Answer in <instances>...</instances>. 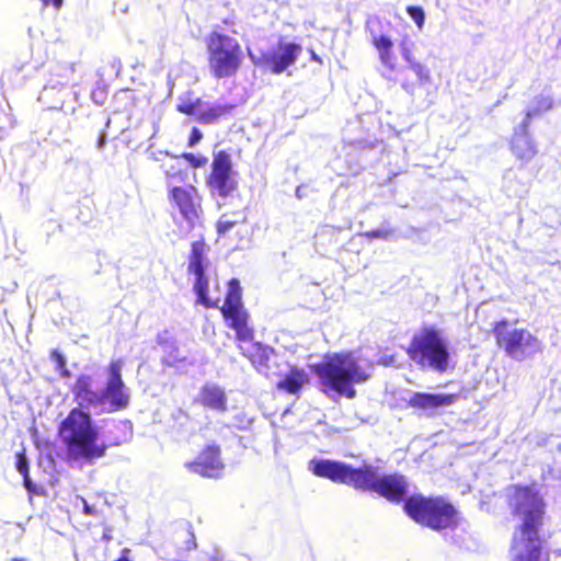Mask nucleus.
Listing matches in <instances>:
<instances>
[{"mask_svg": "<svg viewBox=\"0 0 561 561\" xmlns=\"http://www.w3.org/2000/svg\"><path fill=\"white\" fill-rule=\"evenodd\" d=\"M16 469L24 478H26V474L28 473V463L23 453H19L16 455Z\"/></svg>", "mask_w": 561, "mask_h": 561, "instance_id": "7c9ffc66", "label": "nucleus"}, {"mask_svg": "<svg viewBox=\"0 0 561 561\" xmlns=\"http://www.w3.org/2000/svg\"><path fill=\"white\" fill-rule=\"evenodd\" d=\"M239 353L249 360L253 369L267 379L280 375V364L274 347L254 339L249 342H237Z\"/></svg>", "mask_w": 561, "mask_h": 561, "instance_id": "ddd939ff", "label": "nucleus"}, {"mask_svg": "<svg viewBox=\"0 0 561 561\" xmlns=\"http://www.w3.org/2000/svg\"><path fill=\"white\" fill-rule=\"evenodd\" d=\"M51 359L57 364L58 368H65L66 367V359L62 356L61 353L58 351H53L50 354Z\"/></svg>", "mask_w": 561, "mask_h": 561, "instance_id": "473e14b6", "label": "nucleus"}, {"mask_svg": "<svg viewBox=\"0 0 561 561\" xmlns=\"http://www.w3.org/2000/svg\"><path fill=\"white\" fill-rule=\"evenodd\" d=\"M182 158L194 169L203 168L208 161L206 157L196 156L191 152H184Z\"/></svg>", "mask_w": 561, "mask_h": 561, "instance_id": "bb28decb", "label": "nucleus"}, {"mask_svg": "<svg viewBox=\"0 0 561 561\" xmlns=\"http://www.w3.org/2000/svg\"><path fill=\"white\" fill-rule=\"evenodd\" d=\"M31 484H32V483H31V480H30V478H28V473H27V474H26V478H24V485H25V488H26V489H28V490H30V489H31Z\"/></svg>", "mask_w": 561, "mask_h": 561, "instance_id": "ea45409f", "label": "nucleus"}, {"mask_svg": "<svg viewBox=\"0 0 561 561\" xmlns=\"http://www.w3.org/2000/svg\"><path fill=\"white\" fill-rule=\"evenodd\" d=\"M44 8H48L53 5L56 10H59L62 7L64 0H41Z\"/></svg>", "mask_w": 561, "mask_h": 561, "instance_id": "f704fd0d", "label": "nucleus"}, {"mask_svg": "<svg viewBox=\"0 0 561 561\" xmlns=\"http://www.w3.org/2000/svg\"><path fill=\"white\" fill-rule=\"evenodd\" d=\"M236 108L234 104H214L196 115V121L204 125H213L227 118Z\"/></svg>", "mask_w": 561, "mask_h": 561, "instance_id": "5701e85b", "label": "nucleus"}, {"mask_svg": "<svg viewBox=\"0 0 561 561\" xmlns=\"http://www.w3.org/2000/svg\"><path fill=\"white\" fill-rule=\"evenodd\" d=\"M123 363L119 359L111 360L107 366L108 379L102 390L93 387V379L89 375H79L71 387V393L78 408H101L106 412H116L128 407L130 396L122 377Z\"/></svg>", "mask_w": 561, "mask_h": 561, "instance_id": "20e7f679", "label": "nucleus"}, {"mask_svg": "<svg viewBox=\"0 0 561 561\" xmlns=\"http://www.w3.org/2000/svg\"><path fill=\"white\" fill-rule=\"evenodd\" d=\"M64 70L66 72L73 73L76 71V64L75 62H70V64L65 65Z\"/></svg>", "mask_w": 561, "mask_h": 561, "instance_id": "4c0bfd02", "label": "nucleus"}, {"mask_svg": "<svg viewBox=\"0 0 561 561\" xmlns=\"http://www.w3.org/2000/svg\"><path fill=\"white\" fill-rule=\"evenodd\" d=\"M208 251L209 245L204 239L192 242L187 263V272L195 276L193 290L197 296L196 302L207 309L217 308V301L211 300L208 296L209 282L206 275V268L209 264Z\"/></svg>", "mask_w": 561, "mask_h": 561, "instance_id": "f8f14e48", "label": "nucleus"}, {"mask_svg": "<svg viewBox=\"0 0 561 561\" xmlns=\"http://www.w3.org/2000/svg\"><path fill=\"white\" fill-rule=\"evenodd\" d=\"M82 502H83V513L84 515L87 516H96L98 515V510L94 508L93 506L89 505L88 502L82 499Z\"/></svg>", "mask_w": 561, "mask_h": 561, "instance_id": "72a5a7b5", "label": "nucleus"}, {"mask_svg": "<svg viewBox=\"0 0 561 561\" xmlns=\"http://www.w3.org/2000/svg\"><path fill=\"white\" fill-rule=\"evenodd\" d=\"M407 355L420 368L444 374L454 369L448 342L433 325L424 327L415 333L408 345Z\"/></svg>", "mask_w": 561, "mask_h": 561, "instance_id": "0eeeda50", "label": "nucleus"}, {"mask_svg": "<svg viewBox=\"0 0 561 561\" xmlns=\"http://www.w3.org/2000/svg\"><path fill=\"white\" fill-rule=\"evenodd\" d=\"M205 43L210 75L217 80L237 76L244 59L239 41L218 31H211Z\"/></svg>", "mask_w": 561, "mask_h": 561, "instance_id": "6e6552de", "label": "nucleus"}, {"mask_svg": "<svg viewBox=\"0 0 561 561\" xmlns=\"http://www.w3.org/2000/svg\"><path fill=\"white\" fill-rule=\"evenodd\" d=\"M407 13L409 16L415 22V24L421 28L425 21V13L422 7L420 5H408Z\"/></svg>", "mask_w": 561, "mask_h": 561, "instance_id": "a878e982", "label": "nucleus"}, {"mask_svg": "<svg viewBox=\"0 0 561 561\" xmlns=\"http://www.w3.org/2000/svg\"><path fill=\"white\" fill-rule=\"evenodd\" d=\"M505 503L518 522L511 539V561H539L543 551L547 503L536 483L505 488Z\"/></svg>", "mask_w": 561, "mask_h": 561, "instance_id": "f257e3e1", "label": "nucleus"}, {"mask_svg": "<svg viewBox=\"0 0 561 561\" xmlns=\"http://www.w3.org/2000/svg\"><path fill=\"white\" fill-rule=\"evenodd\" d=\"M185 469L205 479L218 480L224 476L226 465L221 457V447L211 442L204 445L196 457L184 463Z\"/></svg>", "mask_w": 561, "mask_h": 561, "instance_id": "2eb2a0df", "label": "nucleus"}, {"mask_svg": "<svg viewBox=\"0 0 561 561\" xmlns=\"http://www.w3.org/2000/svg\"><path fill=\"white\" fill-rule=\"evenodd\" d=\"M236 225H237L236 220H228V219H226V216L224 215L216 224L217 233L219 236H224Z\"/></svg>", "mask_w": 561, "mask_h": 561, "instance_id": "c85d7f7f", "label": "nucleus"}, {"mask_svg": "<svg viewBox=\"0 0 561 561\" xmlns=\"http://www.w3.org/2000/svg\"><path fill=\"white\" fill-rule=\"evenodd\" d=\"M11 561H25V560L19 559V558H13Z\"/></svg>", "mask_w": 561, "mask_h": 561, "instance_id": "a19ab883", "label": "nucleus"}, {"mask_svg": "<svg viewBox=\"0 0 561 561\" xmlns=\"http://www.w3.org/2000/svg\"><path fill=\"white\" fill-rule=\"evenodd\" d=\"M492 334L499 348L515 360H524L541 352V343L537 336L524 328H513L507 319L494 322Z\"/></svg>", "mask_w": 561, "mask_h": 561, "instance_id": "1a4fd4ad", "label": "nucleus"}, {"mask_svg": "<svg viewBox=\"0 0 561 561\" xmlns=\"http://www.w3.org/2000/svg\"><path fill=\"white\" fill-rule=\"evenodd\" d=\"M307 380L302 369L291 366L286 376L276 383V388L289 394H298Z\"/></svg>", "mask_w": 561, "mask_h": 561, "instance_id": "412c9836", "label": "nucleus"}, {"mask_svg": "<svg viewBox=\"0 0 561 561\" xmlns=\"http://www.w3.org/2000/svg\"><path fill=\"white\" fill-rule=\"evenodd\" d=\"M171 204L188 222L198 220L203 215V196L198 188L192 184L172 186L168 192Z\"/></svg>", "mask_w": 561, "mask_h": 561, "instance_id": "dca6fc26", "label": "nucleus"}, {"mask_svg": "<svg viewBox=\"0 0 561 561\" xmlns=\"http://www.w3.org/2000/svg\"><path fill=\"white\" fill-rule=\"evenodd\" d=\"M552 107V98L548 95H538L535 99V106L526 112L524 119H528V124H530L534 117L550 111Z\"/></svg>", "mask_w": 561, "mask_h": 561, "instance_id": "b1692460", "label": "nucleus"}, {"mask_svg": "<svg viewBox=\"0 0 561 561\" xmlns=\"http://www.w3.org/2000/svg\"><path fill=\"white\" fill-rule=\"evenodd\" d=\"M202 99L195 98H181L180 102L176 104V111L181 114L188 115V116H195L201 112L198 111L202 106Z\"/></svg>", "mask_w": 561, "mask_h": 561, "instance_id": "393cba45", "label": "nucleus"}, {"mask_svg": "<svg viewBox=\"0 0 561 561\" xmlns=\"http://www.w3.org/2000/svg\"><path fill=\"white\" fill-rule=\"evenodd\" d=\"M107 96V89L103 84H98L91 92V99L95 104L103 105Z\"/></svg>", "mask_w": 561, "mask_h": 561, "instance_id": "cd10ccee", "label": "nucleus"}, {"mask_svg": "<svg viewBox=\"0 0 561 561\" xmlns=\"http://www.w3.org/2000/svg\"><path fill=\"white\" fill-rule=\"evenodd\" d=\"M546 561H549V553H546Z\"/></svg>", "mask_w": 561, "mask_h": 561, "instance_id": "79ce46f5", "label": "nucleus"}, {"mask_svg": "<svg viewBox=\"0 0 561 561\" xmlns=\"http://www.w3.org/2000/svg\"><path fill=\"white\" fill-rule=\"evenodd\" d=\"M309 53H310V59L319 65H322L323 61H322V58L313 50V49H309Z\"/></svg>", "mask_w": 561, "mask_h": 561, "instance_id": "c9c22d12", "label": "nucleus"}, {"mask_svg": "<svg viewBox=\"0 0 561 561\" xmlns=\"http://www.w3.org/2000/svg\"><path fill=\"white\" fill-rule=\"evenodd\" d=\"M219 310L227 327L234 331L237 342H249L255 337V331L249 324L250 314L243 306L242 288L237 278L228 282L225 301Z\"/></svg>", "mask_w": 561, "mask_h": 561, "instance_id": "9b49d317", "label": "nucleus"}, {"mask_svg": "<svg viewBox=\"0 0 561 561\" xmlns=\"http://www.w3.org/2000/svg\"><path fill=\"white\" fill-rule=\"evenodd\" d=\"M309 467L319 478L346 484L358 491L375 492L391 503H404L407 499L409 484L407 478L399 473L379 477L377 468L371 465L354 468L351 465L328 459H313Z\"/></svg>", "mask_w": 561, "mask_h": 561, "instance_id": "f03ea898", "label": "nucleus"}, {"mask_svg": "<svg viewBox=\"0 0 561 561\" xmlns=\"http://www.w3.org/2000/svg\"><path fill=\"white\" fill-rule=\"evenodd\" d=\"M317 377L319 389L327 396L353 400L357 392L355 387L370 379L367 373L351 353L339 352L325 355L319 363L310 366Z\"/></svg>", "mask_w": 561, "mask_h": 561, "instance_id": "7ed1b4c3", "label": "nucleus"}, {"mask_svg": "<svg viewBox=\"0 0 561 561\" xmlns=\"http://www.w3.org/2000/svg\"><path fill=\"white\" fill-rule=\"evenodd\" d=\"M102 540L108 542L112 540L111 529H106L102 535Z\"/></svg>", "mask_w": 561, "mask_h": 561, "instance_id": "58836bf2", "label": "nucleus"}, {"mask_svg": "<svg viewBox=\"0 0 561 561\" xmlns=\"http://www.w3.org/2000/svg\"><path fill=\"white\" fill-rule=\"evenodd\" d=\"M196 402L205 409L219 413L228 411V398L222 387L216 383H205L198 393Z\"/></svg>", "mask_w": 561, "mask_h": 561, "instance_id": "6ab92c4d", "label": "nucleus"}, {"mask_svg": "<svg viewBox=\"0 0 561 561\" xmlns=\"http://www.w3.org/2000/svg\"><path fill=\"white\" fill-rule=\"evenodd\" d=\"M459 399L458 393H427L414 392L408 401V405L415 410L431 411L449 407Z\"/></svg>", "mask_w": 561, "mask_h": 561, "instance_id": "a211bd4d", "label": "nucleus"}, {"mask_svg": "<svg viewBox=\"0 0 561 561\" xmlns=\"http://www.w3.org/2000/svg\"><path fill=\"white\" fill-rule=\"evenodd\" d=\"M301 50L297 43L279 41L275 46L262 51L256 59L253 56L251 58L252 62L263 70L280 75L297 61Z\"/></svg>", "mask_w": 561, "mask_h": 561, "instance_id": "4468645a", "label": "nucleus"}, {"mask_svg": "<svg viewBox=\"0 0 561 561\" xmlns=\"http://www.w3.org/2000/svg\"><path fill=\"white\" fill-rule=\"evenodd\" d=\"M529 127L528 119H523L511 138V150L522 162H528L537 154L536 146L529 135Z\"/></svg>", "mask_w": 561, "mask_h": 561, "instance_id": "f3484780", "label": "nucleus"}, {"mask_svg": "<svg viewBox=\"0 0 561 561\" xmlns=\"http://www.w3.org/2000/svg\"><path fill=\"white\" fill-rule=\"evenodd\" d=\"M58 435L73 459L93 460L102 458L107 445L99 443V432L91 415L81 408H73L61 421Z\"/></svg>", "mask_w": 561, "mask_h": 561, "instance_id": "39448f33", "label": "nucleus"}, {"mask_svg": "<svg viewBox=\"0 0 561 561\" xmlns=\"http://www.w3.org/2000/svg\"><path fill=\"white\" fill-rule=\"evenodd\" d=\"M392 234V230L390 229H375L364 232V237L368 240L374 239H388Z\"/></svg>", "mask_w": 561, "mask_h": 561, "instance_id": "c756f323", "label": "nucleus"}, {"mask_svg": "<svg viewBox=\"0 0 561 561\" xmlns=\"http://www.w3.org/2000/svg\"><path fill=\"white\" fill-rule=\"evenodd\" d=\"M371 44L378 51L380 62L389 70L397 69L398 58L392 39L388 35L373 34Z\"/></svg>", "mask_w": 561, "mask_h": 561, "instance_id": "aec40b11", "label": "nucleus"}, {"mask_svg": "<svg viewBox=\"0 0 561 561\" xmlns=\"http://www.w3.org/2000/svg\"><path fill=\"white\" fill-rule=\"evenodd\" d=\"M403 512L422 527L438 533L454 530L461 522L459 511L442 495L413 494L404 500Z\"/></svg>", "mask_w": 561, "mask_h": 561, "instance_id": "423d86ee", "label": "nucleus"}, {"mask_svg": "<svg viewBox=\"0 0 561 561\" xmlns=\"http://www.w3.org/2000/svg\"><path fill=\"white\" fill-rule=\"evenodd\" d=\"M413 43H410L407 38L402 39L400 43L401 55L403 59L409 64V67L415 72L419 78L420 83H428L431 79L430 69L415 60L412 53Z\"/></svg>", "mask_w": 561, "mask_h": 561, "instance_id": "4be33fe9", "label": "nucleus"}, {"mask_svg": "<svg viewBox=\"0 0 561 561\" xmlns=\"http://www.w3.org/2000/svg\"><path fill=\"white\" fill-rule=\"evenodd\" d=\"M202 131L197 127H193L187 139V146L191 148L196 146L202 140Z\"/></svg>", "mask_w": 561, "mask_h": 561, "instance_id": "2f4dec72", "label": "nucleus"}, {"mask_svg": "<svg viewBox=\"0 0 561 561\" xmlns=\"http://www.w3.org/2000/svg\"><path fill=\"white\" fill-rule=\"evenodd\" d=\"M128 554H129V549L128 548H124L121 552V557L115 560V561H130L129 558H128Z\"/></svg>", "mask_w": 561, "mask_h": 561, "instance_id": "e433bc0d", "label": "nucleus"}, {"mask_svg": "<svg viewBox=\"0 0 561 561\" xmlns=\"http://www.w3.org/2000/svg\"><path fill=\"white\" fill-rule=\"evenodd\" d=\"M205 184L209 196L216 201L218 206L226 205L238 194L239 183L234 178L231 156L227 151L219 150L214 153Z\"/></svg>", "mask_w": 561, "mask_h": 561, "instance_id": "9d476101", "label": "nucleus"}]
</instances>
